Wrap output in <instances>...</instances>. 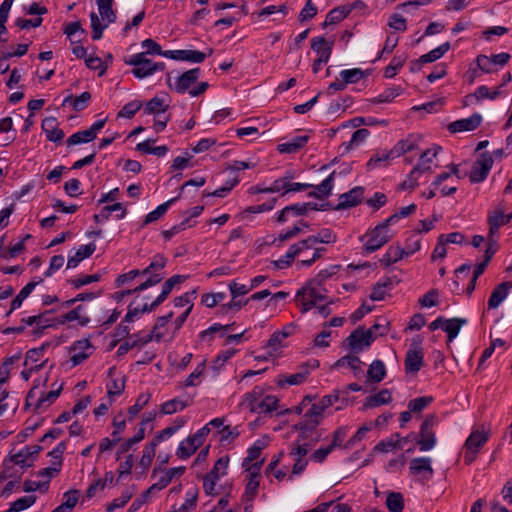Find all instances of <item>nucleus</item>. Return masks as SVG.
Returning a JSON list of instances; mask_svg holds the SVG:
<instances>
[{
	"mask_svg": "<svg viewBox=\"0 0 512 512\" xmlns=\"http://www.w3.org/2000/svg\"><path fill=\"white\" fill-rule=\"evenodd\" d=\"M52 312H54V310H47L37 315L35 332L39 333L45 330L46 328L55 327V321H53L52 318L48 317V315Z\"/></svg>",
	"mask_w": 512,
	"mask_h": 512,
	"instance_id": "obj_54",
	"label": "nucleus"
},
{
	"mask_svg": "<svg viewBox=\"0 0 512 512\" xmlns=\"http://www.w3.org/2000/svg\"><path fill=\"white\" fill-rule=\"evenodd\" d=\"M294 178L293 171H286L283 177L276 179L272 185L270 186L269 191H273V193L281 192V196H285L290 193L291 180Z\"/></svg>",
	"mask_w": 512,
	"mask_h": 512,
	"instance_id": "obj_31",
	"label": "nucleus"
},
{
	"mask_svg": "<svg viewBox=\"0 0 512 512\" xmlns=\"http://www.w3.org/2000/svg\"><path fill=\"white\" fill-rule=\"evenodd\" d=\"M176 199L177 198L170 199L165 203L159 205L155 210L149 212L145 217L144 224L147 225L161 218Z\"/></svg>",
	"mask_w": 512,
	"mask_h": 512,
	"instance_id": "obj_50",
	"label": "nucleus"
},
{
	"mask_svg": "<svg viewBox=\"0 0 512 512\" xmlns=\"http://www.w3.org/2000/svg\"><path fill=\"white\" fill-rule=\"evenodd\" d=\"M490 438V429L485 426L473 427L470 435L463 444L464 462L467 465L473 463L480 450Z\"/></svg>",
	"mask_w": 512,
	"mask_h": 512,
	"instance_id": "obj_4",
	"label": "nucleus"
},
{
	"mask_svg": "<svg viewBox=\"0 0 512 512\" xmlns=\"http://www.w3.org/2000/svg\"><path fill=\"white\" fill-rule=\"evenodd\" d=\"M374 340L373 329L365 330L364 328H357L347 338L350 347L356 351L370 346Z\"/></svg>",
	"mask_w": 512,
	"mask_h": 512,
	"instance_id": "obj_13",
	"label": "nucleus"
},
{
	"mask_svg": "<svg viewBox=\"0 0 512 512\" xmlns=\"http://www.w3.org/2000/svg\"><path fill=\"white\" fill-rule=\"evenodd\" d=\"M293 247L295 256L298 258L296 262L298 268L312 266L326 252L325 247L314 246L307 238L293 244Z\"/></svg>",
	"mask_w": 512,
	"mask_h": 512,
	"instance_id": "obj_6",
	"label": "nucleus"
},
{
	"mask_svg": "<svg viewBox=\"0 0 512 512\" xmlns=\"http://www.w3.org/2000/svg\"><path fill=\"white\" fill-rule=\"evenodd\" d=\"M318 367V361L306 362L298 367L297 372L293 374H280L276 378V384L284 388L286 386L300 385L306 381L310 372Z\"/></svg>",
	"mask_w": 512,
	"mask_h": 512,
	"instance_id": "obj_8",
	"label": "nucleus"
},
{
	"mask_svg": "<svg viewBox=\"0 0 512 512\" xmlns=\"http://www.w3.org/2000/svg\"><path fill=\"white\" fill-rule=\"evenodd\" d=\"M391 401V393L389 390L384 389L379 393L374 394L366 399L364 404L365 407H377L383 404H387Z\"/></svg>",
	"mask_w": 512,
	"mask_h": 512,
	"instance_id": "obj_44",
	"label": "nucleus"
},
{
	"mask_svg": "<svg viewBox=\"0 0 512 512\" xmlns=\"http://www.w3.org/2000/svg\"><path fill=\"white\" fill-rule=\"evenodd\" d=\"M364 188L357 186L352 188L346 193L339 196L338 204L333 208L334 210H343L350 207H355L363 200Z\"/></svg>",
	"mask_w": 512,
	"mask_h": 512,
	"instance_id": "obj_14",
	"label": "nucleus"
},
{
	"mask_svg": "<svg viewBox=\"0 0 512 512\" xmlns=\"http://www.w3.org/2000/svg\"><path fill=\"white\" fill-rule=\"evenodd\" d=\"M167 106L164 104L163 99L154 97L150 101L147 102L145 106V113L147 114H157L161 112H165Z\"/></svg>",
	"mask_w": 512,
	"mask_h": 512,
	"instance_id": "obj_63",
	"label": "nucleus"
},
{
	"mask_svg": "<svg viewBox=\"0 0 512 512\" xmlns=\"http://www.w3.org/2000/svg\"><path fill=\"white\" fill-rule=\"evenodd\" d=\"M395 158H397V156L392 154V149L388 152L376 153L367 162V167L368 169H375L377 167L386 166L390 160Z\"/></svg>",
	"mask_w": 512,
	"mask_h": 512,
	"instance_id": "obj_42",
	"label": "nucleus"
},
{
	"mask_svg": "<svg viewBox=\"0 0 512 512\" xmlns=\"http://www.w3.org/2000/svg\"><path fill=\"white\" fill-rule=\"evenodd\" d=\"M98 11L103 21L113 23L116 20V14L112 9L113 0H96Z\"/></svg>",
	"mask_w": 512,
	"mask_h": 512,
	"instance_id": "obj_40",
	"label": "nucleus"
},
{
	"mask_svg": "<svg viewBox=\"0 0 512 512\" xmlns=\"http://www.w3.org/2000/svg\"><path fill=\"white\" fill-rule=\"evenodd\" d=\"M314 246L317 244H334L337 240L336 234L329 228H323L317 234L307 237Z\"/></svg>",
	"mask_w": 512,
	"mask_h": 512,
	"instance_id": "obj_34",
	"label": "nucleus"
},
{
	"mask_svg": "<svg viewBox=\"0 0 512 512\" xmlns=\"http://www.w3.org/2000/svg\"><path fill=\"white\" fill-rule=\"evenodd\" d=\"M511 288L512 282H503L497 285L488 299V308H498L500 304L507 298Z\"/></svg>",
	"mask_w": 512,
	"mask_h": 512,
	"instance_id": "obj_19",
	"label": "nucleus"
},
{
	"mask_svg": "<svg viewBox=\"0 0 512 512\" xmlns=\"http://www.w3.org/2000/svg\"><path fill=\"white\" fill-rule=\"evenodd\" d=\"M450 49V43L445 42L420 57L422 63H431L440 59Z\"/></svg>",
	"mask_w": 512,
	"mask_h": 512,
	"instance_id": "obj_45",
	"label": "nucleus"
},
{
	"mask_svg": "<svg viewBox=\"0 0 512 512\" xmlns=\"http://www.w3.org/2000/svg\"><path fill=\"white\" fill-rule=\"evenodd\" d=\"M493 159L490 155L484 153L478 159L470 172L469 179L472 183H480L484 181L492 168Z\"/></svg>",
	"mask_w": 512,
	"mask_h": 512,
	"instance_id": "obj_12",
	"label": "nucleus"
},
{
	"mask_svg": "<svg viewBox=\"0 0 512 512\" xmlns=\"http://www.w3.org/2000/svg\"><path fill=\"white\" fill-rule=\"evenodd\" d=\"M228 464H229L228 456L219 458L215 462L213 469L208 473V475L217 476V480H219L221 476H224L227 474Z\"/></svg>",
	"mask_w": 512,
	"mask_h": 512,
	"instance_id": "obj_57",
	"label": "nucleus"
},
{
	"mask_svg": "<svg viewBox=\"0 0 512 512\" xmlns=\"http://www.w3.org/2000/svg\"><path fill=\"white\" fill-rule=\"evenodd\" d=\"M151 141L146 140L141 143H138L136 146V149L140 152L147 153V154H154L159 157L164 156L168 152V147L165 145L152 147Z\"/></svg>",
	"mask_w": 512,
	"mask_h": 512,
	"instance_id": "obj_49",
	"label": "nucleus"
},
{
	"mask_svg": "<svg viewBox=\"0 0 512 512\" xmlns=\"http://www.w3.org/2000/svg\"><path fill=\"white\" fill-rule=\"evenodd\" d=\"M142 107V103L139 100L131 101L123 106V108L118 112V117L121 118H132L138 110Z\"/></svg>",
	"mask_w": 512,
	"mask_h": 512,
	"instance_id": "obj_56",
	"label": "nucleus"
},
{
	"mask_svg": "<svg viewBox=\"0 0 512 512\" xmlns=\"http://www.w3.org/2000/svg\"><path fill=\"white\" fill-rule=\"evenodd\" d=\"M90 20L92 27V39L99 40L102 37L104 29L108 26L109 23L102 25L98 15L95 12L90 14Z\"/></svg>",
	"mask_w": 512,
	"mask_h": 512,
	"instance_id": "obj_58",
	"label": "nucleus"
},
{
	"mask_svg": "<svg viewBox=\"0 0 512 512\" xmlns=\"http://www.w3.org/2000/svg\"><path fill=\"white\" fill-rule=\"evenodd\" d=\"M278 398L274 395H264V389L256 386L244 395L241 406L252 413L266 414L277 409Z\"/></svg>",
	"mask_w": 512,
	"mask_h": 512,
	"instance_id": "obj_1",
	"label": "nucleus"
},
{
	"mask_svg": "<svg viewBox=\"0 0 512 512\" xmlns=\"http://www.w3.org/2000/svg\"><path fill=\"white\" fill-rule=\"evenodd\" d=\"M156 447H157V445L152 441L144 447L143 453H142V456L140 459V465L144 469H147L150 466V464L152 463V460L155 456Z\"/></svg>",
	"mask_w": 512,
	"mask_h": 512,
	"instance_id": "obj_53",
	"label": "nucleus"
},
{
	"mask_svg": "<svg viewBox=\"0 0 512 512\" xmlns=\"http://www.w3.org/2000/svg\"><path fill=\"white\" fill-rule=\"evenodd\" d=\"M418 138L414 135H409L406 139H402L396 143V145L392 148V154H395L398 157L401 155L416 150L418 148Z\"/></svg>",
	"mask_w": 512,
	"mask_h": 512,
	"instance_id": "obj_29",
	"label": "nucleus"
},
{
	"mask_svg": "<svg viewBox=\"0 0 512 512\" xmlns=\"http://www.w3.org/2000/svg\"><path fill=\"white\" fill-rule=\"evenodd\" d=\"M386 506L390 512H402L404 508V499L399 492H390L387 495Z\"/></svg>",
	"mask_w": 512,
	"mask_h": 512,
	"instance_id": "obj_46",
	"label": "nucleus"
},
{
	"mask_svg": "<svg viewBox=\"0 0 512 512\" xmlns=\"http://www.w3.org/2000/svg\"><path fill=\"white\" fill-rule=\"evenodd\" d=\"M512 219V212L506 214L503 203L498 204L488 212L487 222L489 225L488 235L497 237L499 229L508 224Z\"/></svg>",
	"mask_w": 512,
	"mask_h": 512,
	"instance_id": "obj_10",
	"label": "nucleus"
},
{
	"mask_svg": "<svg viewBox=\"0 0 512 512\" xmlns=\"http://www.w3.org/2000/svg\"><path fill=\"white\" fill-rule=\"evenodd\" d=\"M421 248V241L420 238L417 235H412L411 237H408L405 241V246L402 247V250L404 251V255L406 257L414 254L415 252L419 251Z\"/></svg>",
	"mask_w": 512,
	"mask_h": 512,
	"instance_id": "obj_62",
	"label": "nucleus"
},
{
	"mask_svg": "<svg viewBox=\"0 0 512 512\" xmlns=\"http://www.w3.org/2000/svg\"><path fill=\"white\" fill-rule=\"evenodd\" d=\"M352 7L349 6H341L332 9L326 16V20L323 23V26L337 24L343 19H345L349 13L352 11Z\"/></svg>",
	"mask_w": 512,
	"mask_h": 512,
	"instance_id": "obj_37",
	"label": "nucleus"
},
{
	"mask_svg": "<svg viewBox=\"0 0 512 512\" xmlns=\"http://www.w3.org/2000/svg\"><path fill=\"white\" fill-rule=\"evenodd\" d=\"M191 401L183 400L181 398H174L172 400L166 401L161 406V412L165 415L173 414L177 411H182L187 406H189Z\"/></svg>",
	"mask_w": 512,
	"mask_h": 512,
	"instance_id": "obj_39",
	"label": "nucleus"
},
{
	"mask_svg": "<svg viewBox=\"0 0 512 512\" xmlns=\"http://www.w3.org/2000/svg\"><path fill=\"white\" fill-rule=\"evenodd\" d=\"M406 61V57L403 56H395L390 64L385 68L384 76L386 78H393L397 71L404 65Z\"/></svg>",
	"mask_w": 512,
	"mask_h": 512,
	"instance_id": "obj_59",
	"label": "nucleus"
},
{
	"mask_svg": "<svg viewBox=\"0 0 512 512\" xmlns=\"http://www.w3.org/2000/svg\"><path fill=\"white\" fill-rule=\"evenodd\" d=\"M481 122H482L481 115L478 113H475L468 118H463V119L456 120V121L450 123L448 129L452 133L473 131L477 127H479Z\"/></svg>",
	"mask_w": 512,
	"mask_h": 512,
	"instance_id": "obj_15",
	"label": "nucleus"
},
{
	"mask_svg": "<svg viewBox=\"0 0 512 512\" xmlns=\"http://www.w3.org/2000/svg\"><path fill=\"white\" fill-rule=\"evenodd\" d=\"M126 64L133 66L131 73L138 79H144L152 76L156 72L165 70L164 62H154L146 57V53H137L125 61Z\"/></svg>",
	"mask_w": 512,
	"mask_h": 512,
	"instance_id": "obj_5",
	"label": "nucleus"
},
{
	"mask_svg": "<svg viewBox=\"0 0 512 512\" xmlns=\"http://www.w3.org/2000/svg\"><path fill=\"white\" fill-rule=\"evenodd\" d=\"M42 282V279L39 278L37 281H32L26 284L17 296L11 302V308L8 311L7 315H10L14 310L18 309L23 301L32 293L35 287Z\"/></svg>",
	"mask_w": 512,
	"mask_h": 512,
	"instance_id": "obj_28",
	"label": "nucleus"
},
{
	"mask_svg": "<svg viewBox=\"0 0 512 512\" xmlns=\"http://www.w3.org/2000/svg\"><path fill=\"white\" fill-rule=\"evenodd\" d=\"M95 249L96 245L94 243L81 245L74 255L68 257L67 268L77 267L81 261L90 257L94 253Z\"/></svg>",
	"mask_w": 512,
	"mask_h": 512,
	"instance_id": "obj_23",
	"label": "nucleus"
},
{
	"mask_svg": "<svg viewBox=\"0 0 512 512\" xmlns=\"http://www.w3.org/2000/svg\"><path fill=\"white\" fill-rule=\"evenodd\" d=\"M308 141V136L300 135L294 137L291 141L279 144L277 149L280 153H296L300 150Z\"/></svg>",
	"mask_w": 512,
	"mask_h": 512,
	"instance_id": "obj_32",
	"label": "nucleus"
},
{
	"mask_svg": "<svg viewBox=\"0 0 512 512\" xmlns=\"http://www.w3.org/2000/svg\"><path fill=\"white\" fill-rule=\"evenodd\" d=\"M441 150L440 146H433L421 153L419 161L416 165L423 173H431V164Z\"/></svg>",
	"mask_w": 512,
	"mask_h": 512,
	"instance_id": "obj_22",
	"label": "nucleus"
},
{
	"mask_svg": "<svg viewBox=\"0 0 512 512\" xmlns=\"http://www.w3.org/2000/svg\"><path fill=\"white\" fill-rule=\"evenodd\" d=\"M438 424V418L435 414L426 416L421 424L419 438L416 443L421 452H426L433 449L437 443L434 427Z\"/></svg>",
	"mask_w": 512,
	"mask_h": 512,
	"instance_id": "obj_7",
	"label": "nucleus"
},
{
	"mask_svg": "<svg viewBox=\"0 0 512 512\" xmlns=\"http://www.w3.org/2000/svg\"><path fill=\"white\" fill-rule=\"evenodd\" d=\"M92 346L87 339L79 340L72 346L70 360L74 366L81 364L91 354Z\"/></svg>",
	"mask_w": 512,
	"mask_h": 512,
	"instance_id": "obj_17",
	"label": "nucleus"
},
{
	"mask_svg": "<svg viewBox=\"0 0 512 512\" xmlns=\"http://www.w3.org/2000/svg\"><path fill=\"white\" fill-rule=\"evenodd\" d=\"M163 278H164V275H161V274L151 275V277H148L146 279V281H144L143 283H141L139 286H137L134 289L116 292L114 294V298L117 301H121L124 297H126L128 295H131V294L137 293V292H141L149 287L155 286L156 284L160 283L163 280Z\"/></svg>",
	"mask_w": 512,
	"mask_h": 512,
	"instance_id": "obj_20",
	"label": "nucleus"
},
{
	"mask_svg": "<svg viewBox=\"0 0 512 512\" xmlns=\"http://www.w3.org/2000/svg\"><path fill=\"white\" fill-rule=\"evenodd\" d=\"M320 420L314 417H309L307 413L304 414L302 420L295 425V429L300 432L302 440L306 439L320 424Z\"/></svg>",
	"mask_w": 512,
	"mask_h": 512,
	"instance_id": "obj_27",
	"label": "nucleus"
},
{
	"mask_svg": "<svg viewBox=\"0 0 512 512\" xmlns=\"http://www.w3.org/2000/svg\"><path fill=\"white\" fill-rule=\"evenodd\" d=\"M187 276L184 275H174L167 279L163 286L160 295L150 304V308H157L160 304H162L169 294L172 292L173 288L186 280Z\"/></svg>",
	"mask_w": 512,
	"mask_h": 512,
	"instance_id": "obj_18",
	"label": "nucleus"
},
{
	"mask_svg": "<svg viewBox=\"0 0 512 512\" xmlns=\"http://www.w3.org/2000/svg\"><path fill=\"white\" fill-rule=\"evenodd\" d=\"M405 370L407 373H417L424 364V354L420 347L409 349L405 357Z\"/></svg>",
	"mask_w": 512,
	"mask_h": 512,
	"instance_id": "obj_16",
	"label": "nucleus"
},
{
	"mask_svg": "<svg viewBox=\"0 0 512 512\" xmlns=\"http://www.w3.org/2000/svg\"><path fill=\"white\" fill-rule=\"evenodd\" d=\"M207 55L197 50H180L178 61H187L191 63H202Z\"/></svg>",
	"mask_w": 512,
	"mask_h": 512,
	"instance_id": "obj_47",
	"label": "nucleus"
},
{
	"mask_svg": "<svg viewBox=\"0 0 512 512\" xmlns=\"http://www.w3.org/2000/svg\"><path fill=\"white\" fill-rule=\"evenodd\" d=\"M404 257L406 256L404 255L402 247L399 245H392L387 249L386 253L380 259V264L385 267H389Z\"/></svg>",
	"mask_w": 512,
	"mask_h": 512,
	"instance_id": "obj_33",
	"label": "nucleus"
},
{
	"mask_svg": "<svg viewBox=\"0 0 512 512\" xmlns=\"http://www.w3.org/2000/svg\"><path fill=\"white\" fill-rule=\"evenodd\" d=\"M500 95L499 88L490 91L485 85L479 86L473 94H469L465 97V105H469L473 100L480 101L483 99L494 100Z\"/></svg>",
	"mask_w": 512,
	"mask_h": 512,
	"instance_id": "obj_26",
	"label": "nucleus"
},
{
	"mask_svg": "<svg viewBox=\"0 0 512 512\" xmlns=\"http://www.w3.org/2000/svg\"><path fill=\"white\" fill-rule=\"evenodd\" d=\"M394 283L392 278L385 277L377 282L370 294V299L372 301H381L385 299L386 295L393 289Z\"/></svg>",
	"mask_w": 512,
	"mask_h": 512,
	"instance_id": "obj_21",
	"label": "nucleus"
},
{
	"mask_svg": "<svg viewBox=\"0 0 512 512\" xmlns=\"http://www.w3.org/2000/svg\"><path fill=\"white\" fill-rule=\"evenodd\" d=\"M424 174L416 166L410 171L407 178L400 184L402 190H413L418 185L420 176Z\"/></svg>",
	"mask_w": 512,
	"mask_h": 512,
	"instance_id": "obj_51",
	"label": "nucleus"
},
{
	"mask_svg": "<svg viewBox=\"0 0 512 512\" xmlns=\"http://www.w3.org/2000/svg\"><path fill=\"white\" fill-rule=\"evenodd\" d=\"M199 76L200 68H193L181 74L174 84L170 83L168 77V85L179 94L188 92L191 97H197L202 95L209 87L207 82H197Z\"/></svg>",
	"mask_w": 512,
	"mask_h": 512,
	"instance_id": "obj_2",
	"label": "nucleus"
},
{
	"mask_svg": "<svg viewBox=\"0 0 512 512\" xmlns=\"http://www.w3.org/2000/svg\"><path fill=\"white\" fill-rule=\"evenodd\" d=\"M198 499V489L194 488L191 491H187L185 502L179 507L180 512H190L196 507Z\"/></svg>",
	"mask_w": 512,
	"mask_h": 512,
	"instance_id": "obj_61",
	"label": "nucleus"
},
{
	"mask_svg": "<svg viewBox=\"0 0 512 512\" xmlns=\"http://www.w3.org/2000/svg\"><path fill=\"white\" fill-rule=\"evenodd\" d=\"M90 100L91 94L85 91L77 97L67 96L63 101V105L70 104L75 111H82L88 106Z\"/></svg>",
	"mask_w": 512,
	"mask_h": 512,
	"instance_id": "obj_38",
	"label": "nucleus"
},
{
	"mask_svg": "<svg viewBox=\"0 0 512 512\" xmlns=\"http://www.w3.org/2000/svg\"><path fill=\"white\" fill-rule=\"evenodd\" d=\"M466 322V319L463 318L446 319L441 328L447 333L448 340L452 341L457 337L461 327L466 324Z\"/></svg>",
	"mask_w": 512,
	"mask_h": 512,
	"instance_id": "obj_35",
	"label": "nucleus"
},
{
	"mask_svg": "<svg viewBox=\"0 0 512 512\" xmlns=\"http://www.w3.org/2000/svg\"><path fill=\"white\" fill-rule=\"evenodd\" d=\"M401 447V440L399 434H394L390 438L380 441L374 448V450L387 453L396 448Z\"/></svg>",
	"mask_w": 512,
	"mask_h": 512,
	"instance_id": "obj_43",
	"label": "nucleus"
},
{
	"mask_svg": "<svg viewBox=\"0 0 512 512\" xmlns=\"http://www.w3.org/2000/svg\"><path fill=\"white\" fill-rule=\"evenodd\" d=\"M29 458V454L25 453L23 448L18 453L12 455L9 459H6L4 464L7 465V463H14L22 468L29 467L31 465V463L28 462Z\"/></svg>",
	"mask_w": 512,
	"mask_h": 512,
	"instance_id": "obj_64",
	"label": "nucleus"
},
{
	"mask_svg": "<svg viewBox=\"0 0 512 512\" xmlns=\"http://www.w3.org/2000/svg\"><path fill=\"white\" fill-rule=\"evenodd\" d=\"M333 42L327 41L324 37H316L311 40V48L317 53L318 58L329 61L332 53Z\"/></svg>",
	"mask_w": 512,
	"mask_h": 512,
	"instance_id": "obj_24",
	"label": "nucleus"
},
{
	"mask_svg": "<svg viewBox=\"0 0 512 512\" xmlns=\"http://www.w3.org/2000/svg\"><path fill=\"white\" fill-rule=\"evenodd\" d=\"M368 379L372 382H381L386 375V368L381 360H375L367 371Z\"/></svg>",
	"mask_w": 512,
	"mask_h": 512,
	"instance_id": "obj_41",
	"label": "nucleus"
},
{
	"mask_svg": "<svg viewBox=\"0 0 512 512\" xmlns=\"http://www.w3.org/2000/svg\"><path fill=\"white\" fill-rule=\"evenodd\" d=\"M164 337H165L164 332L151 331L149 334H147L143 337L139 336L138 334H135V335L131 336V339H133V341L137 343V347H142L145 344H147L153 340L160 342L161 340L164 339Z\"/></svg>",
	"mask_w": 512,
	"mask_h": 512,
	"instance_id": "obj_52",
	"label": "nucleus"
},
{
	"mask_svg": "<svg viewBox=\"0 0 512 512\" xmlns=\"http://www.w3.org/2000/svg\"><path fill=\"white\" fill-rule=\"evenodd\" d=\"M61 390L62 384L59 385L56 389L44 393L39 398L35 399V409L39 412L47 409L59 397Z\"/></svg>",
	"mask_w": 512,
	"mask_h": 512,
	"instance_id": "obj_30",
	"label": "nucleus"
},
{
	"mask_svg": "<svg viewBox=\"0 0 512 512\" xmlns=\"http://www.w3.org/2000/svg\"><path fill=\"white\" fill-rule=\"evenodd\" d=\"M366 76L365 72L361 70L360 68H353V69H347L342 70L340 72L341 79L345 82V84H353L357 83L361 79H363Z\"/></svg>",
	"mask_w": 512,
	"mask_h": 512,
	"instance_id": "obj_48",
	"label": "nucleus"
},
{
	"mask_svg": "<svg viewBox=\"0 0 512 512\" xmlns=\"http://www.w3.org/2000/svg\"><path fill=\"white\" fill-rule=\"evenodd\" d=\"M429 457L413 458L409 463V472L421 482L429 481L434 474Z\"/></svg>",
	"mask_w": 512,
	"mask_h": 512,
	"instance_id": "obj_11",
	"label": "nucleus"
},
{
	"mask_svg": "<svg viewBox=\"0 0 512 512\" xmlns=\"http://www.w3.org/2000/svg\"><path fill=\"white\" fill-rule=\"evenodd\" d=\"M200 447L199 444H197L196 441L193 440L191 436L187 437L185 440L180 442L176 455L180 459H188L190 456H192L196 450Z\"/></svg>",
	"mask_w": 512,
	"mask_h": 512,
	"instance_id": "obj_36",
	"label": "nucleus"
},
{
	"mask_svg": "<svg viewBox=\"0 0 512 512\" xmlns=\"http://www.w3.org/2000/svg\"><path fill=\"white\" fill-rule=\"evenodd\" d=\"M392 237L393 235L389 233V230L380 223L361 237V241L366 239L364 250L367 253H372L384 246Z\"/></svg>",
	"mask_w": 512,
	"mask_h": 512,
	"instance_id": "obj_9",
	"label": "nucleus"
},
{
	"mask_svg": "<svg viewBox=\"0 0 512 512\" xmlns=\"http://www.w3.org/2000/svg\"><path fill=\"white\" fill-rule=\"evenodd\" d=\"M334 178L335 172H332L327 178H325L319 185L314 186L315 189L313 192L308 194L309 197H315L318 199L327 198L333 189L334 186Z\"/></svg>",
	"mask_w": 512,
	"mask_h": 512,
	"instance_id": "obj_25",
	"label": "nucleus"
},
{
	"mask_svg": "<svg viewBox=\"0 0 512 512\" xmlns=\"http://www.w3.org/2000/svg\"><path fill=\"white\" fill-rule=\"evenodd\" d=\"M82 311L83 306L79 305L76 308L69 311L68 313H66L65 318L68 319V322L78 321V323L81 326H86L90 322V319L89 317L82 315Z\"/></svg>",
	"mask_w": 512,
	"mask_h": 512,
	"instance_id": "obj_55",
	"label": "nucleus"
},
{
	"mask_svg": "<svg viewBox=\"0 0 512 512\" xmlns=\"http://www.w3.org/2000/svg\"><path fill=\"white\" fill-rule=\"evenodd\" d=\"M432 401H433V398L431 396L418 397V398H415V399H412L409 401L408 408L410 409V411H412L414 413L421 412L430 403H432Z\"/></svg>",
	"mask_w": 512,
	"mask_h": 512,
	"instance_id": "obj_60",
	"label": "nucleus"
},
{
	"mask_svg": "<svg viewBox=\"0 0 512 512\" xmlns=\"http://www.w3.org/2000/svg\"><path fill=\"white\" fill-rule=\"evenodd\" d=\"M327 290L323 285L312 284L308 281L295 295V300L301 307V312L306 313L313 307L317 306L319 302L326 301Z\"/></svg>",
	"mask_w": 512,
	"mask_h": 512,
	"instance_id": "obj_3",
	"label": "nucleus"
}]
</instances>
